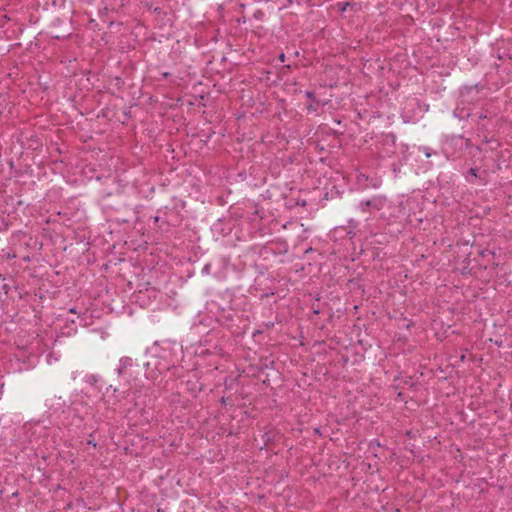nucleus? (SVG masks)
<instances>
[{"label": "nucleus", "mask_w": 512, "mask_h": 512, "mask_svg": "<svg viewBox=\"0 0 512 512\" xmlns=\"http://www.w3.org/2000/svg\"><path fill=\"white\" fill-rule=\"evenodd\" d=\"M37 426H40L39 422H35V423H26L24 426H23V429L25 430L26 433H28L29 430H31L33 427H37Z\"/></svg>", "instance_id": "1a4fd4ad"}, {"label": "nucleus", "mask_w": 512, "mask_h": 512, "mask_svg": "<svg viewBox=\"0 0 512 512\" xmlns=\"http://www.w3.org/2000/svg\"><path fill=\"white\" fill-rule=\"evenodd\" d=\"M263 438H264V442H265V444H267L268 442H270V441H271L270 433H265V434L263 435Z\"/></svg>", "instance_id": "dca6fc26"}, {"label": "nucleus", "mask_w": 512, "mask_h": 512, "mask_svg": "<svg viewBox=\"0 0 512 512\" xmlns=\"http://www.w3.org/2000/svg\"><path fill=\"white\" fill-rule=\"evenodd\" d=\"M402 396H403V393L399 392V393H398V398L403 399V398H402Z\"/></svg>", "instance_id": "bb28decb"}, {"label": "nucleus", "mask_w": 512, "mask_h": 512, "mask_svg": "<svg viewBox=\"0 0 512 512\" xmlns=\"http://www.w3.org/2000/svg\"><path fill=\"white\" fill-rule=\"evenodd\" d=\"M337 6L339 7V10L341 12H344V11H346L347 7L350 6V3L349 2H341V3H338Z\"/></svg>", "instance_id": "9b49d317"}, {"label": "nucleus", "mask_w": 512, "mask_h": 512, "mask_svg": "<svg viewBox=\"0 0 512 512\" xmlns=\"http://www.w3.org/2000/svg\"><path fill=\"white\" fill-rule=\"evenodd\" d=\"M279 59H280V61H281V62H284V61H285V55H284V53H281V54L279 55Z\"/></svg>", "instance_id": "a211bd4d"}, {"label": "nucleus", "mask_w": 512, "mask_h": 512, "mask_svg": "<svg viewBox=\"0 0 512 512\" xmlns=\"http://www.w3.org/2000/svg\"><path fill=\"white\" fill-rule=\"evenodd\" d=\"M100 379L101 377L98 374H87L84 377V382L91 386H95L100 381Z\"/></svg>", "instance_id": "0eeeda50"}, {"label": "nucleus", "mask_w": 512, "mask_h": 512, "mask_svg": "<svg viewBox=\"0 0 512 512\" xmlns=\"http://www.w3.org/2000/svg\"><path fill=\"white\" fill-rule=\"evenodd\" d=\"M305 95H306L307 98H309L311 100L315 99V94L312 91H306Z\"/></svg>", "instance_id": "2eb2a0df"}, {"label": "nucleus", "mask_w": 512, "mask_h": 512, "mask_svg": "<svg viewBox=\"0 0 512 512\" xmlns=\"http://www.w3.org/2000/svg\"><path fill=\"white\" fill-rule=\"evenodd\" d=\"M134 394H135L134 392H129V393H127V397H130L131 395L134 396Z\"/></svg>", "instance_id": "b1692460"}, {"label": "nucleus", "mask_w": 512, "mask_h": 512, "mask_svg": "<svg viewBox=\"0 0 512 512\" xmlns=\"http://www.w3.org/2000/svg\"><path fill=\"white\" fill-rule=\"evenodd\" d=\"M69 312H71V313H76V309H75V308H70V309H69Z\"/></svg>", "instance_id": "4be33fe9"}, {"label": "nucleus", "mask_w": 512, "mask_h": 512, "mask_svg": "<svg viewBox=\"0 0 512 512\" xmlns=\"http://www.w3.org/2000/svg\"><path fill=\"white\" fill-rule=\"evenodd\" d=\"M504 43L503 52L498 54V59L512 61V39H507Z\"/></svg>", "instance_id": "423d86ee"}, {"label": "nucleus", "mask_w": 512, "mask_h": 512, "mask_svg": "<svg viewBox=\"0 0 512 512\" xmlns=\"http://www.w3.org/2000/svg\"><path fill=\"white\" fill-rule=\"evenodd\" d=\"M17 496H18V491L14 492V493L12 494V497H17Z\"/></svg>", "instance_id": "a878e982"}, {"label": "nucleus", "mask_w": 512, "mask_h": 512, "mask_svg": "<svg viewBox=\"0 0 512 512\" xmlns=\"http://www.w3.org/2000/svg\"><path fill=\"white\" fill-rule=\"evenodd\" d=\"M468 174L472 176L473 178H479V170L477 168H470L468 171Z\"/></svg>", "instance_id": "9d476101"}, {"label": "nucleus", "mask_w": 512, "mask_h": 512, "mask_svg": "<svg viewBox=\"0 0 512 512\" xmlns=\"http://www.w3.org/2000/svg\"><path fill=\"white\" fill-rule=\"evenodd\" d=\"M170 75H171V74H170L169 72H163V73L161 74L162 78H168V77H170Z\"/></svg>", "instance_id": "f3484780"}, {"label": "nucleus", "mask_w": 512, "mask_h": 512, "mask_svg": "<svg viewBox=\"0 0 512 512\" xmlns=\"http://www.w3.org/2000/svg\"><path fill=\"white\" fill-rule=\"evenodd\" d=\"M468 117L471 119L472 123L477 126L478 131H486L487 125L483 123L484 120L488 118L487 114L484 112H476L468 114Z\"/></svg>", "instance_id": "39448f33"}, {"label": "nucleus", "mask_w": 512, "mask_h": 512, "mask_svg": "<svg viewBox=\"0 0 512 512\" xmlns=\"http://www.w3.org/2000/svg\"><path fill=\"white\" fill-rule=\"evenodd\" d=\"M349 223H350V225H352V224H354V223H356V222H355L354 220H352V219H351V220L349 221Z\"/></svg>", "instance_id": "cd10ccee"}, {"label": "nucleus", "mask_w": 512, "mask_h": 512, "mask_svg": "<svg viewBox=\"0 0 512 512\" xmlns=\"http://www.w3.org/2000/svg\"><path fill=\"white\" fill-rule=\"evenodd\" d=\"M471 147V140L462 135L448 137L443 144V151L448 159H459Z\"/></svg>", "instance_id": "f03ea898"}, {"label": "nucleus", "mask_w": 512, "mask_h": 512, "mask_svg": "<svg viewBox=\"0 0 512 512\" xmlns=\"http://www.w3.org/2000/svg\"><path fill=\"white\" fill-rule=\"evenodd\" d=\"M387 203V197L383 194H378L370 198L361 199L357 203L356 209L362 213L373 214L374 212L384 209Z\"/></svg>", "instance_id": "7ed1b4c3"}, {"label": "nucleus", "mask_w": 512, "mask_h": 512, "mask_svg": "<svg viewBox=\"0 0 512 512\" xmlns=\"http://www.w3.org/2000/svg\"><path fill=\"white\" fill-rule=\"evenodd\" d=\"M93 435H94V433H91L89 435V439L87 440V444L88 445H92L93 447H96L97 444H96V442L93 439Z\"/></svg>", "instance_id": "ddd939ff"}, {"label": "nucleus", "mask_w": 512, "mask_h": 512, "mask_svg": "<svg viewBox=\"0 0 512 512\" xmlns=\"http://www.w3.org/2000/svg\"><path fill=\"white\" fill-rule=\"evenodd\" d=\"M311 0H300L299 3H305L310 5Z\"/></svg>", "instance_id": "6ab92c4d"}, {"label": "nucleus", "mask_w": 512, "mask_h": 512, "mask_svg": "<svg viewBox=\"0 0 512 512\" xmlns=\"http://www.w3.org/2000/svg\"><path fill=\"white\" fill-rule=\"evenodd\" d=\"M138 365L135 361L128 356H124L120 358L118 368L116 369V373L119 377H132L134 374L133 368Z\"/></svg>", "instance_id": "20e7f679"}, {"label": "nucleus", "mask_w": 512, "mask_h": 512, "mask_svg": "<svg viewBox=\"0 0 512 512\" xmlns=\"http://www.w3.org/2000/svg\"><path fill=\"white\" fill-rule=\"evenodd\" d=\"M153 351L155 360L144 363L146 377L151 379L176 367L178 353L182 352V345L175 340L164 339L154 343Z\"/></svg>", "instance_id": "f257e3e1"}, {"label": "nucleus", "mask_w": 512, "mask_h": 512, "mask_svg": "<svg viewBox=\"0 0 512 512\" xmlns=\"http://www.w3.org/2000/svg\"><path fill=\"white\" fill-rule=\"evenodd\" d=\"M298 204H301L302 206H305L306 205V201H300V202H298Z\"/></svg>", "instance_id": "5701e85b"}, {"label": "nucleus", "mask_w": 512, "mask_h": 512, "mask_svg": "<svg viewBox=\"0 0 512 512\" xmlns=\"http://www.w3.org/2000/svg\"><path fill=\"white\" fill-rule=\"evenodd\" d=\"M421 150L424 152L427 158L431 157L434 152H432L428 147H422Z\"/></svg>", "instance_id": "f8f14e48"}, {"label": "nucleus", "mask_w": 512, "mask_h": 512, "mask_svg": "<svg viewBox=\"0 0 512 512\" xmlns=\"http://www.w3.org/2000/svg\"><path fill=\"white\" fill-rule=\"evenodd\" d=\"M153 219H154V222L157 223L159 221L160 217L159 216H154Z\"/></svg>", "instance_id": "aec40b11"}, {"label": "nucleus", "mask_w": 512, "mask_h": 512, "mask_svg": "<svg viewBox=\"0 0 512 512\" xmlns=\"http://www.w3.org/2000/svg\"><path fill=\"white\" fill-rule=\"evenodd\" d=\"M499 145H500V144H499L497 141H495V147H491V149H492V150H493V149H496Z\"/></svg>", "instance_id": "412c9836"}, {"label": "nucleus", "mask_w": 512, "mask_h": 512, "mask_svg": "<svg viewBox=\"0 0 512 512\" xmlns=\"http://www.w3.org/2000/svg\"><path fill=\"white\" fill-rule=\"evenodd\" d=\"M134 408H138L139 407V404L137 402H134V405H133Z\"/></svg>", "instance_id": "393cba45"}, {"label": "nucleus", "mask_w": 512, "mask_h": 512, "mask_svg": "<svg viewBox=\"0 0 512 512\" xmlns=\"http://www.w3.org/2000/svg\"><path fill=\"white\" fill-rule=\"evenodd\" d=\"M211 269H212V265L210 263H207L202 268L201 273L203 275H209L211 273Z\"/></svg>", "instance_id": "6e6552de"}, {"label": "nucleus", "mask_w": 512, "mask_h": 512, "mask_svg": "<svg viewBox=\"0 0 512 512\" xmlns=\"http://www.w3.org/2000/svg\"><path fill=\"white\" fill-rule=\"evenodd\" d=\"M494 254H495V253H494L493 251H490V250H481V251H480V255H481L482 257H485L486 255H492V256H494Z\"/></svg>", "instance_id": "4468645a"}]
</instances>
